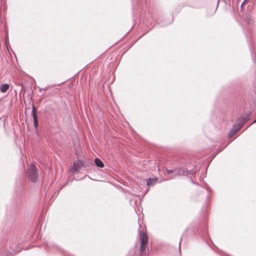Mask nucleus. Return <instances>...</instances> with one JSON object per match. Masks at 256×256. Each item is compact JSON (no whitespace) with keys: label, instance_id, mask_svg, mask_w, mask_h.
Returning a JSON list of instances; mask_svg holds the SVG:
<instances>
[{"label":"nucleus","instance_id":"obj_1","mask_svg":"<svg viewBox=\"0 0 256 256\" xmlns=\"http://www.w3.org/2000/svg\"><path fill=\"white\" fill-rule=\"evenodd\" d=\"M28 170L30 180L33 182H36L38 178V174L36 166L33 163H32Z\"/></svg>","mask_w":256,"mask_h":256},{"label":"nucleus","instance_id":"obj_16","mask_svg":"<svg viewBox=\"0 0 256 256\" xmlns=\"http://www.w3.org/2000/svg\"><path fill=\"white\" fill-rule=\"evenodd\" d=\"M218 1L217 2V6H218Z\"/></svg>","mask_w":256,"mask_h":256},{"label":"nucleus","instance_id":"obj_4","mask_svg":"<svg viewBox=\"0 0 256 256\" xmlns=\"http://www.w3.org/2000/svg\"><path fill=\"white\" fill-rule=\"evenodd\" d=\"M32 117L34 120V126L36 128H37L38 127V118L36 114V110L34 106L32 104Z\"/></svg>","mask_w":256,"mask_h":256},{"label":"nucleus","instance_id":"obj_8","mask_svg":"<svg viewBox=\"0 0 256 256\" xmlns=\"http://www.w3.org/2000/svg\"><path fill=\"white\" fill-rule=\"evenodd\" d=\"M95 164L99 168H103L104 164L102 161L98 158H96L94 160Z\"/></svg>","mask_w":256,"mask_h":256},{"label":"nucleus","instance_id":"obj_13","mask_svg":"<svg viewBox=\"0 0 256 256\" xmlns=\"http://www.w3.org/2000/svg\"><path fill=\"white\" fill-rule=\"evenodd\" d=\"M166 172L167 174H170L174 172L173 170L166 169Z\"/></svg>","mask_w":256,"mask_h":256},{"label":"nucleus","instance_id":"obj_5","mask_svg":"<svg viewBox=\"0 0 256 256\" xmlns=\"http://www.w3.org/2000/svg\"><path fill=\"white\" fill-rule=\"evenodd\" d=\"M244 125V122H241V121L238 122V118L236 122L233 125L232 129L234 130L236 133Z\"/></svg>","mask_w":256,"mask_h":256},{"label":"nucleus","instance_id":"obj_7","mask_svg":"<svg viewBox=\"0 0 256 256\" xmlns=\"http://www.w3.org/2000/svg\"><path fill=\"white\" fill-rule=\"evenodd\" d=\"M244 22L247 25L252 26L254 24V21L251 18V16L250 15H246V16Z\"/></svg>","mask_w":256,"mask_h":256},{"label":"nucleus","instance_id":"obj_2","mask_svg":"<svg viewBox=\"0 0 256 256\" xmlns=\"http://www.w3.org/2000/svg\"><path fill=\"white\" fill-rule=\"evenodd\" d=\"M140 256H142V252L146 250L148 245V236L146 233L142 232L140 236Z\"/></svg>","mask_w":256,"mask_h":256},{"label":"nucleus","instance_id":"obj_3","mask_svg":"<svg viewBox=\"0 0 256 256\" xmlns=\"http://www.w3.org/2000/svg\"><path fill=\"white\" fill-rule=\"evenodd\" d=\"M196 172V170H188V168H186L184 170H179L176 172V174L177 175L187 176L188 174H194Z\"/></svg>","mask_w":256,"mask_h":256},{"label":"nucleus","instance_id":"obj_6","mask_svg":"<svg viewBox=\"0 0 256 256\" xmlns=\"http://www.w3.org/2000/svg\"><path fill=\"white\" fill-rule=\"evenodd\" d=\"M251 114L252 112H248V113L246 114V116H241L238 118V122L241 121V122H244V124L246 122H248L250 120Z\"/></svg>","mask_w":256,"mask_h":256},{"label":"nucleus","instance_id":"obj_10","mask_svg":"<svg viewBox=\"0 0 256 256\" xmlns=\"http://www.w3.org/2000/svg\"><path fill=\"white\" fill-rule=\"evenodd\" d=\"M82 164L80 161L76 162L74 164V166L76 170H78L82 166Z\"/></svg>","mask_w":256,"mask_h":256},{"label":"nucleus","instance_id":"obj_15","mask_svg":"<svg viewBox=\"0 0 256 256\" xmlns=\"http://www.w3.org/2000/svg\"><path fill=\"white\" fill-rule=\"evenodd\" d=\"M255 122H256V119L252 123H255Z\"/></svg>","mask_w":256,"mask_h":256},{"label":"nucleus","instance_id":"obj_9","mask_svg":"<svg viewBox=\"0 0 256 256\" xmlns=\"http://www.w3.org/2000/svg\"><path fill=\"white\" fill-rule=\"evenodd\" d=\"M9 88V85L7 84H4L0 86V90L2 92H5Z\"/></svg>","mask_w":256,"mask_h":256},{"label":"nucleus","instance_id":"obj_12","mask_svg":"<svg viewBox=\"0 0 256 256\" xmlns=\"http://www.w3.org/2000/svg\"><path fill=\"white\" fill-rule=\"evenodd\" d=\"M236 134V132H234V130L232 129L230 132L229 134H228V136L229 138H230L232 136H234Z\"/></svg>","mask_w":256,"mask_h":256},{"label":"nucleus","instance_id":"obj_14","mask_svg":"<svg viewBox=\"0 0 256 256\" xmlns=\"http://www.w3.org/2000/svg\"><path fill=\"white\" fill-rule=\"evenodd\" d=\"M181 240H182V238L180 239V240L179 243V249H180V244Z\"/></svg>","mask_w":256,"mask_h":256},{"label":"nucleus","instance_id":"obj_11","mask_svg":"<svg viewBox=\"0 0 256 256\" xmlns=\"http://www.w3.org/2000/svg\"><path fill=\"white\" fill-rule=\"evenodd\" d=\"M156 182V180L154 179L148 178L146 180V185L147 186H152Z\"/></svg>","mask_w":256,"mask_h":256}]
</instances>
